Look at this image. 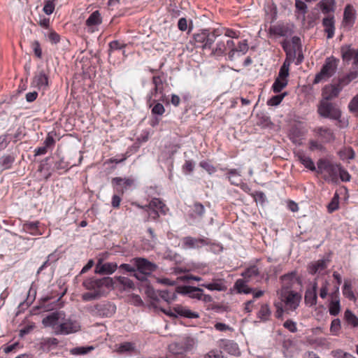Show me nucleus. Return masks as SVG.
<instances>
[{
  "mask_svg": "<svg viewBox=\"0 0 358 358\" xmlns=\"http://www.w3.org/2000/svg\"><path fill=\"white\" fill-rule=\"evenodd\" d=\"M42 324L45 327L51 328L55 335H69L80 330V322L71 317H66L64 311L50 313L43 318Z\"/></svg>",
  "mask_w": 358,
  "mask_h": 358,
  "instance_id": "f257e3e1",
  "label": "nucleus"
},
{
  "mask_svg": "<svg viewBox=\"0 0 358 358\" xmlns=\"http://www.w3.org/2000/svg\"><path fill=\"white\" fill-rule=\"evenodd\" d=\"M114 280L110 277H104L101 279L90 278L83 282V286L89 292L82 294L84 301H90L101 298L106 289L113 287Z\"/></svg>",
  "mask_w": 358,
  "mask_h": 358,
  "instance_id": "f03ea898",
  "label": "nucleus"
},
{
  "mask_svg": "<svg viewBox=\"0 0 358 358\" xmlns=\"http://www.w3.org/2000/svg\"><path fill=\"white\" fill-rule=\"evenodd\" d=\"M281 302L284 304V308L282 305L275 304L277 308L276 317H280L283 312L289 313L297 309L301 300V295L294 291L288 292L285 290H279L278 292Z\"/></svg>",
  "mask_w": 358,
  "mask_h": 358,
  "instance_id": "7ed1b4c3",
  "label": "nucleus"
},
{
  "mask_svg": "<svg viewBox=\"0 0 358 358\" xmlns=\"http://www.w3.org/2000/svg\"><path fill=\"white\" fill-rule=\"evenodd\" d=\"M340 164L333 162L328 159L321 158L317 162L316 173L328 183L338 182V172Z\"/></svg>",
  "mask_w": 358,
  "mask_h": 358,
  "instance_id": "20e7f679",
  "label": "nucleus"
},
{
  "mask_svg": "<svg viewBox=\"0 0 358 358\" xmlns=\"http://www.w3.org/2000/svg\"><path fill=\"white\" fill-rule=\"evenodd\" d=\"M222 32L220 29H202L198 33L193 34L194 45L197 48L202 50H211L213 43L217 36H220Z\"/></svg>",
  "mask_w": 358,
  "mask_h": 358,
  "instance_id": "39448f33",
  "label": "nucleus"
},
{
  "mask_svg": "<svg viewBox=\"0 0 358 358\" xmlns=\"http://www.w3.org/2000/svg\"><path fill=\"white\" fill-rule=\"evenodd\" d=\"M92 316L98 317H110L116 310V306L114 303L103 301L93 305H89L86 308Z\"/></svg>",
  "mask_w": 358,
  "mask_h": 358,
  "instance_id": "423d86ee",
  "label": "nucleus"
},
{
  "mask_svg": "<svg viewBox=\"0 0 358 358\" xmlns=\"http://www.w3.org/2000/svg\"><path fill=\"white\" fill-rule=\"evenodd\" d=\"M131 262L134 264L136 267V270L139 273H138L136 272L133 274V276L140 280H145L146 275H150L157 268V266L155 264L149 262L145 258H134L131 260Z\"/></svg>",
  "mask_w": 358,
  "mask_h": 358,
  "instance_id": "0eeeda50",
  "label": "nucleus"
},
{
  "mask_svg": "<svg viewBox=\"0 0 358 358\" xmlns=\"http://www.w3.org/2000/svg\"><path fill=\"white\" fill-rule=\"evenodd\" d=\"M336 66L337 64L335 59L327 58L320 71L316 74L313 83H320V82L326 80L329 78L331 77L336 71Z\"/></svg>",
  "mask_w": 358,
  "mask_h": 358,
  "instance_id": "6e6552de",
  "label": "nucleus"
},
{
  "mask_svg": "<svg viewBox=\"0 0 358 358\" xmlns=\"http://www.w3.org/2000/svg\"><path fill=\"white\" fill-rule=\"evenodd\" d=\"M317 111L321 116L326 118L337 120L341 116V110L327 99L320 102Z\"/></svg>",
  "mask_w": 358,
  "mask_h": 358,
  "instance_id": "1a4fd4ad",
  "label": "nucleus"
},
{
  "mask_svg": "<svg viewBox=\"0 0 358 358\" xmlns=\"http://www.w3.org/2000/svg\"><path fill=\"white\" fill-rule=\"evenodd\" d=\"M194 345L193 338L187 337L181 339L178 342L171 343L169 346V351L175 355H180L191 350Z\"/></svg>",
  "mask_w": 358,
  "mask_h": 358,
  "instance_id": "9d476101",
  "label": "nucleus"
},
{
  "mask_svg": "<svg viewBox=\"0 0 358 358\" xmlns=\"http://www.w3.org/2000/svg\"><path fill=\"white\" fill-rule=\"evenodd\" d=\"M182 248L183 249H199L202 246L208 245L211 243L207 238H196L192 236H185L182 239Z\"/></svg>",
  "mask_w": 358,
  "mask_h": 358,
  "instance_id": "9b49d317",
  "label": "nucleus"
},
{
  "mask_svg": "<svg viewBox=\"0 0 358 358\" xmlns=\"http://www.w3.org/2000/svg\"><path fill=\"white\" fill-rule=\"evenodd\" d=\"M356 20V11L352 5H347L344 9L343 19L342 21L343 27L349 31L350 30Z\"/></svg>",
  "mask_w": 358,
  "mask_h": 358,
  "instance_id": "f8f14e48",
  "label": "nucleus"
},
{
  "mask_svg": "<svg viewBox=\"0 0 358 358\" xmlns=\"http://www.w3.org/2000/svg\"><path fill=\"white\" fill-rule=\"evenodd\" d=\"M282 287L280 290L292 292V288L294 285L299 283V278L296 271H292L283 275L281 278Z\"/></svg>",
  "mask_w": 358,
  "mask_h": 358,
  "instance_id": "ddd939ff",
  "label": "nucleus"
},
{
  "mask_svg": "<svg viewBox=\"0 0 358 358\" xmlns=\"http://www.w3.org/2000/svg\"><path fill=\"white\" fill-rule=\"evenodd\" d=\"M31 85L39 90H42L44 91L47 90L48 87V76L43 70L35 73L31 82Z\"/></svg>",
  "mask_w": 358,
  "mask_h": 358,
  "instance_id": "4468645a",
  "label": "nucleus"
},
{
  "mask_svg": "<svg viewBox=\"0 0 358 358\" xmlns=\"http://www.w3.org/2000/svg\"><path fill=\"white\" fill-rule=\"evenodd\" d=\"M117 264L115 262L103 263L99 259L96 264L95 273L100 275L113 274L117 268Z\"/></svg>",
  "mask_w": 358,
  "mask_h": 358,
  "instance_id": "2eb2a0df",
  "label": "nucleus"
},
{
  "mask_svg": "<svg viewBox=\"0 0 358 358\" xmlns=\"http://www.w3.org/2000/svg\"><path fill=\"white\" fill-rule=\"evenodd\" d=\"M313 131L315 136L320 138L322 143H331L335 139L333 131L329 128L320 127L315 128Z\"/></svg>",
  "mask_w": 358,
  "mask_h": 358,
  "instance_id": "dca6fc26",
  "label": "nucleus"
},
{
  "mask_svg": "<svg viewBox=\"0 0 358 358\" xmlns=\"http://www.w3.org/2000/svg\"><path fill=\"white\" fill-rule=\"evenodd\" d=\"M112 183L115 185L117 192L122 194L134 185V180L116 177L113 178Z\"/></svg>",
  "mask_w": 358,
  "mask_h": 358,
  "instance_id": "f3484780",
  "label": "nucleus"
},
{
  "mask_svg": "<svg viewBox=\"0 0 358 358\" xmlns=\"http://www.w3.org/2000/svg\"><path fill=\"white\" fill-rule=\"evenodd\" d=\"M324 31L328 39L332 38L335 34V19L334 15H328L322 20Z\"/></svg>",
  "mask_w": 358,
  "mask_h": 358,
  "instance_id": "a211bd4d",
  "label": "nucleus"
},
{
  "mask_svg": "<svg viewBox=\"0 0 358 358\" xmlns=\"http://www.w3.org/2000/svg\"><path fill=\"white\" fill-rule=\"evenodd\" d=\"M292 47L291 48L290 45H288L285 43H284L282 44V48L286 52L287 57L293 59L294 57H296V50L301 48L300 38L298 36L292 37Z\"/></svg>",
  "mask_w": 358,
  "mask_h": 358,
  "instance_id": "6ab92c4d",
  "label": "nucleus"
},
{
  "mask_svg": "<svg viewBox=\"0 0 358 358\" xmlns=\"http://www.w3.org/2000/svg\"><path fill=\"white\" fill-rule=\"evenodd\" d=\"M338 289V287H336V291L331 294V300L329 303V314L333 316L338 315L341 310Z\"/></svg>",
  "mask_w": 358,
  "mask_h": 358,
  "instance_id": "aec40b11",
  "label": "nucleus"
},
{
  "mask_svg": "<svg viewBox=\"0 0 358 358\" xmlns=\"http://www.w3.org/2000/svg\"><path fill=\"white\" fill-rule=\"evenodd\" d=\"M137 207L139 208H148V209H152V210H157V211H159L162 214H166V206L165 204L157 198L152 199L148 205L145 206H140L139 204H136Z\"/></svg>",
  "mask_w": 358,
  "mask_h": 358,
  "instance_id": "412c9836",
  "label": "nucleus"
},
{
  "mask_svg": "<svg viewBox=\"0 0 358 358\" xmlns=\"http://www.w3.org/2000/svg\"><path fill=\"white\" fill-rule=\"evenodd\" d=\"M329 262V259H319L316 262H312L308 266L309 273L312 275L320 273L327 268Z\"/></svg>",
  "mask_w": 358,
  "mask_h": 358,
  "instance_id": "4be33fe9",
  "label": "nucleus"
},
{
  "mask_svg": "<svg viewBox=\"0 0 358 358\" xmlns=\"http://www.w3.org/2000/svg\"><path fill=\"white\" fill-rule=\"evenodd\" d=\"M180 289L181 293L188 295L190 298L199 300L202 299L203 290L201 288L192 286H184L180 287Z\"/></svg>",
  "mask_w": 358,
  "mask_h": 358,
  "instance_id": "5701e85b",
  "label": "nucleus"
},
{
  "mask_svg": "<svg viewBox=\"0 0 358 358\" xmlns=\"http://www.w3.org/2000/svg\"><path fill=\"white\" fill-rule=\"evenodd\" d=\"M317 283L314 282L312 288L307 289L305 293V301L307 304L313 306L317 303Z\"/></svg>",
  "mask_w": 358,
  "mask_h": 358,
  "instance_id": "b1692460",
  "label": "nucleus"
},
{
  "mask_svg": "<svg viewBox=\"0 0 358 358\" xmlns=\"http://www.w3.org/2000/svg\"><path fill=\"white\" fill-rule=\"evenodd\" d=\"M102 23V17L99 10L94 11L87 19L85 22L86 26L90 29L99 26Z\"/></svg>",
  "mask_w": 358,
  "mask_h": 358,
  "instance_id": "393cba45",
  "label": "nucleus"
},
{
  "mask_svg": "<svg viewBox=\"0 0 358 358\" xmlns=\"http://www.w3.org/2000/svg\"><path fill=\"white\" fill-rule=\"evenodd\" d=\"M241 172L236 169H229L226 174V178L230 182L231 185L238 186L241 182Z\"/></svg>",
  "mask_w": 358,
  "mask_h": 358,
  "instance_id": "a878e982",
  "label": "nucleus"
},
{
  "mask_svg": "<svg viewBox=\"0 0 358 358\" xmlns=\"http://www.w3.org/2000/svg\"><path fill=\"white\" fill-rule=\"evenodd\" d=\"M204 214V206L199 202H195L192 206V212L189 213V217L193 220H201Z\"/></svg>",
  "mask_w": 358,
  "mask_h": 358,
  "instance_id": "bb28decb",
  "label": "nucleus"
},
{
  "mask_svg": "<svg viewBox=\"0 0 358 358\" xmlns=\"http://www.w3.org/2000/svg\"><path fill=\"white\" fill-rule=\"evenodd\" d=\"M152 84L154 85L153 90L151 92L152 96H157L159 94L163 96L164 92V81L161 76H155L152 78Z\"/></svg>",
  "mask_w": 358,
  "mask_h": 358,
  "instance_id": "cd10ccee",
  "label": "nucleus"
},
{
  "mask_svg": "<svg viewBox=\"0 0 358 358\" xmlns=\"http://www.w3.org/2000/svg\"><path fill=\"white\" fill-rule=\"evenodd\" d=\"M288 33L289 29L284 24H275L269 28V34L275 36H286Z\"/></svg>",
  "mask_w": 358,
  "mask_h": 358,
  "instance_id": "c85d7f7f",
  "label": "nucleus"
},
{
  "mask_svg": "<svg viewBox=\"0 0 358 358\" xmlns=\"http://www.w3.org/2000/svg\"><path fill=\"white\" fill-rule=\"evenodd\" d=\"M174 311L177 315L187 318H198L199 317L197 313L193 312L189 308L180 306L174 308Z\"/></svg>",
  "mask_w": 358,
  "mask_h": 358,
  "instance_id": "c756f323",
  "label": "nucleus"
},
{
  "mask_svg": "<svg viewBox=\"0 0 358 358\" xmlns=\"http://www.w3.org/2000/svg\"><path fill=\"white\" fill-rule=\"evenodd\" d=\"M299 161L306 168L312 171H316L317 167L315 166L313 161L310 157L306 156L303 153L299 152L297 154Z\"/></svg>",
  "mask_w": 358,
  "mask_h": 358,
  "instance_id": "7c9ffc66",
  "label": "nucleus"
},
{
  "mask_svg": "<svg viewBox=\"0 0 358 358\" xmlns=\"http://www.w3.org/2000/svg\"><path fill=\"white\" fill-rule=\"evenodd\" d=\"M292 58L287 57V58L285 59L280 69L278 76L277 78H279L280 79L287 80V77L289 76V66L292 62Z\"/></svg>",
  "mask_w": 358,
  "mask_h": 358,
  "instance_id": "2f4dec72",
  "label": "nucleus"
},
{
  "mask_svg": "<svg viewBox=\"0 0 358 358\" xmlns=\"http://www.w3.org/2000/svg\"><path fill=\"white\" fill-rule=\"evenodd\" d=\"M201 286L206 287L210 291H223L226 289L221 280H215L211 283H203Z\"/></svg>",
  "mask_w": 358,
  "mask_h": 358,
  "instance_id": "473e14b6",
  "label": "nucleus"
},
{
  "mask_svg": "<svg viewBox=\"0 0 358 358\" xmlns=\"http://www.w3.org/2000/svg\"><path fill=\"white\" fill-rule=\"evenodd\" d=\"M355 50L352 49L350 45H343L341 48L342 59L345 62H349L353 59Z\"/></svg>",
  "mask_w": 358,
  "mask_h": 358,
  "instance_id": "72a5a7b5",
  "label": "nucleus"
},
{
  "mask_svg": "<svg viewBox=\"0 0 358 358\" xmlns=\"http://www.w3.org/2000/svg\"><path fill=\"white\" fill-rule=\"evenodd\" d=\"M226 51V41L219 40L217 41L215 48L212 47L211 54L215 56H222L225 54Z\"/></svg>",
  "mask_w": 358,
  "mask_h": 358,
  "instance_id": "f704fd0d",
  "label": "nucleus"
},
{
  "mask_svg": "<svg viewBox=\"0 0 358 358\" xmlns=\"http://www.w3.org/2000/svg\"><path fill=\"white\" fill-rule=\"evenodd\" d=\"M114 280L119 282L124 289H133L135 287L134 282L127 277L115 276Z\"/></svg>",
  "mask_w": 358,
  "mask_h": 358,
  "instance_id": "c9c22d12",
  "label": "nucleus"
},
{
  "mask_svg": "<svg viewBox=\"0 0 358 358\" xmlns=\"http://www.w3.org/2000/svg\"><path fill=\"white\" fill-rule=\"evenodd\" d=\"M340 93V89L336 86L331 85L327 87L324 91V99L327 100L332 99L336 97Z\"/></svg>",
  "mask_w": 358,
  "mask_h": 358,
  "instance_id": "e433bc0d",
  "label": "nucleus"
},
{
  "mask_svg": "<svg viewBox=\"0 0 358 358\" xmlns=\"http://www.w3.org/2000/svg\"><path fill=\"white\" fill-rule=\"evenodd\" d=\"M271 312L267 304H264L261 306L257 317L261 321L266 322L269 320Z\"/></svg>",
  "mask_w": 358,
  "mask_h": 358,
  "instance_id": "4c0bfd02",
  "label": "nucleus"
},
{
  "mask_svg": "<svg viewBox=\"0 0 358 358\" xmlns=\"http://www.w3.org/2000/svg\"><path fill=\"white\" fill-rule=\"evenodd\" d=\"M345 320L348 324L353 327H358V317L350 310H346L344 313Z\"/></svg>",
  "mask_w": 358,
  "mask_h": 358,
  "instance_id": "58836bf2",
  "label": "nucleus"
},
{
  "mask_svg": "<svg viewBox=\"0 0 358 358\" xmlns=\"http://www.w3.org/2000/svg\"><path fill=\"white\" fill-rule=\"evenodd\" d=\"M287 84L288 80L276 78L272 85L273 91L275 93H279L287 85Z\"/></svg>",
  "mask_w": 358,
  "mask_h": 358,
  "instance_id": "ea45409f",
  "label": "nucleus"
},
{
  "mask_svg": "<svg viewBox=\"0 0 358 358\" xmlns=\"http://www.w3.org/2000/svg\"><path fill=\"white\" fill-rule=\"evenodd\" d=\"M343 295L351 301H355L356 297L354 294V292L352 289L351 284L349 281L345 280L344 282L343 288Z\"/></svg>",
  "mask_w": 358,
  "mask_h": 358,
  "instance_id": "a19ab883",
  "label": "nucleus"
},
{
  "mask_svg": "<svg viewBox=\"0 0 358 358\" xmlns=\"http://www.w3.org/2000/svg\"><path fill=\"white\" fill-rule=\"evenodd\" d=\"M94 349L92 345L90 346H79L71 350V353L75 355H86Z\"/></svg>",
  "mask_w": 358,
  "mask_h": 358,
  "instance_id": "79ce46f5",
  "label": "nucleus"
},
{
  "mask_svg": "<svg viewBox=\"0 0 358 358\" xmlns=\"http://www.w3.org/2000/svg\"><path fill=\"white\" fill-rule=\"evenodd\" d=\"M159 296L165 301L170 303L175 299L176 294L173 290L164 289L159 292Z\"/></svg>",
  "mask_w": 358,
  "mask_h": 358,
  "instance_id": "37998d69",
  "label": "nucleus"
},
{
  "mask_svg": "<svg viewBox=\"0 0 358 358\" xmlns=\"http://www.w3.org/2000/svg\"><path fill=\"white\" fill-rule=\"evenodd\" d=\"M235 287L238 293L249 294L252 292V289L248 287L243 279H238L236 280L235 282Z\"/></svg>",
  "mask_w": 358,
  "mask_h": 358,
  "instance_id": "c03bdc74",
  "label": "nucleus"
},
{
  "mask_svg": "<svg viewBox=\"0 0 358 358\" xmlns=\"http://www.w3.org/2000/svg\"><path fill=\"white\" fill-rule=\"evenodd\" d=\"M358 78V71H352L348 73L346 76H343L340 79V83L343 85H347L352 80L357 79Z\"/></svg>",
  "mask_w": 358,
  "mask_h": 358,
  "instance_id": "a18cd8bd",
  "label": "nucleus"
},
{
  "mask_svg": "<svg viewBox=\"0 0 358 358\" xmlns=\"http://www.w3.org/2000/svg\"><path fill=\"white\" fill-rule=\"evenodd\" d=\"M135 350V345L133 343L124 342L120 343L117 348V352L120 353L131 352Z\"/></svg>",
  "mask_w": 358,
  "mask_h": 358,
  "instance_id": "49530a36",
  "label": "nucleus"
},
{
  "mask_svg": "<svg viewBox=\"0 0 358 358\" xmlns=\"http://www.w3.org/2000/svg\"><path fill=\"white\" fill-rule=\"evenodd\" d=\"M259 271L256 266H252L247 268L242 274L245 279H250L259 275Z\"/></svg>",
  "mask_w": 358,
  "mask_h": 358,
  "instance_id": "de8ad7c7",
  "label": "nucleus"
},
{
  "mask_svg": "<svg viewBox=\"0 0 358 358\" xmlns=\"http://www.w3.org/2000/svg\"><path fill=\"white\" fill-rule=\"evenodd\" d=\"M224 348L231 355H236L239 354L238 345L231 341H227L225 342Z\"/></svg>",
  "mask_w": 358,
  "mask_h": 358,
  "instance_id": "09e8293b",
  "label": "nucleus"
},
{
  "mask_svg": "<svg viewBox=\"0 0 358 358\" xmlns=\"http://www.w3.org/2000/svg\"><path fill=\"white\" fill-rule=\"evenodd\" d=\"M236 45L234 41L228 39L226 41V50H229L228 57L229 60L232 61L234 59L236 50H235Z\"/></svg>",
  "mask_w": 358,
  "mask_h": 358,
  "instance_id": "8fccbe9b",
  "label": "nucleus"
},
{
  "mask_svg": "<svg viewBox=\"0 0 358 358\" xmlns=\"http://www.w3.org/2000/svg\"><path fill=\"white\" fill-rule=\"evenodd\" d=\"M321 10L322 13L330 15L329 13L334 11L333 1L329 0L322 2Z\"/></svg>",
  "mask_w": 358,
  "mask_h": 358,
  "instance_id": "3c124183",
  "label": "nucleus"
},
{
  "mask_svg": "<svg viewBox=\"0 0 358 358\" xmlns=\"http://www.w3.org/2000/svg\"><path fill=\"white\" fill-rule=\"evenodd\" d=\"M295 6L297 11L302 15L303 18L305 17V15L307 13V5L301 0H296Z\"/></svg>",
  "mask_w": 358,
  "mask_h": 358,
  "instance_id": "603ef678",
  "label": "nucleus"
},
{
  "mask_svg": "<svg viewBox=\"0 0 358 358\" xmlns=\"http://www.w3.org/2000/svg\"><path fill=\"white\" fill-rule=\"evenodd\" d=\"M248 44L247 40H243L238 43L237 47H236L235 50H236V53H240L241 55H245L248 51Z\"/></svg>",
  "mask_w": 358,
  "mask_h": 358,
  "instance_id": "864d4df0",
  "label": "nucleus"
},
{
  "mask_svg": "<svg viewBox=\"0 0 358 358\" xmlns=\"http://www.w3.org/2000/svg\"><path fill=\"white\" fill-rule=\"evenodd\" d=\"M343 182H349L351 179V176L350 173L345 170L340 164L339 166V172H338V178Z\"/></svg>",
  "mask_w": 358,
  "mask_h": 358,
  "instance_id": "5fc2aeb1",
  "label": "nucleus"
},
{
  "mask_svg": "<svg viewBox=\"0 0 358 358\" xmlns=\"http://www.w3.org/2000/svg\"><path fill=\"white\" fill-rule=\"evenodd\" d=\"M342 159H352L355 158V152L352 148H348L340 152Z\"/></svg>",
  "mask_w": 358,
  "mask_h": 358,
  "instance_id": "6e6d98bb",
  "label": "nucleus"
},
{
  "mask_svg": "<svg viewBox=\"0 0 358 358\" xmlns=\"http://www.w3.org/2000/svg\"><path fill=\"white\" fill-rule=\"evenodd\" d=\"M55 0H45V5L43 7V11L47 15H50L54 12L55 10V3L54 1Z\"/></svg>",
  "mask_w": 358,
  "mask_h": 358,
  "instance_id": "4d7b16f0",
  "label": "nucleus"
},
{
  "mask_svg": "<svg viewBox=\"0 0 358 358\" xmlns=\"http://www.w3.org/2000/svg\"><path fill=\"white\" fill-rule=\"evenodd\" d=\"M126 44L119 41H113L109 43V52L122 50L126 47Z\"/></svg>",
  "mask_w": 358,
  "mask_h": 358,
  "instance_id": "13d9d810",
  "label": "nucleus"
},
{
  "mask_svg": "<svg viewBox=\"0 0 358 358\" xmlns=\"http://www.w3.org/2000/svg\"><path fill=\"white\" fill-rule=\"evenodd\" d=\"M285 95H286V93H284L282 94L275 95V96H272L268 101V102H267L268 105L273 106L279 105L281 103V101H282V99Z\"/></svg>",
  "mask_w": 358,
  "mask_h": 358,
  "instance_id": "bf43d9fd",
  "label": "nucleus"
},
{
  "mask_svg": "<svg viewBox=\"0 0 358 358\" xmlns=\"http://www.w3.org/2000/svg\"><path fill=\"white\" fill-rule=\"evenodd\" d=\"M14 161V158L11 155H3L0 159V164L1 166H4L6 169L10 167L12 163Z\"/></svg>",
  "mask_w": 358,
  "mask_h": 358,
  "instance_id": "052dcab7",
  "label": "nucleus"
},
{
  "mask_svg": "<svg viewBox=\"0 0 358 358\" xmlns=\"http://www.w3.org/2000/svg\"><path fill=\"white\" fill-rule=\"evenodd\" d=\"M199 166L205 169L209 174H213L216 171V168L211 164L206 161H201Z\"/></svg>",
  "mask_w": 358,
  "mask_h": 358,
  "instance_id": "680f3d73",
  "label": "nucleus"
},
{
  "mask_svg": "<svg viewBox=\"0 0 358 358\" xmlns=\"http://www.w3.org/2000/svg\"><path fill=\"white\" fill-rule=\"evenodd\" d=\"M329 213H332L338 208V196L336 194L331 201L329 203L328 206Z\"/></svg>",
  "mask_w": 358,
  "mask_h": 358,
  "instance_id": "e2e57ef3",
  "label": "nucleus"
},
{
  "mask_svg": "<svg viewBox=\"0 0 358 358\" xmlns=\"http://www.w3.org/2000/svg\"><path fill=\"white\" fill-rule=\"evenodd\" d=\"M332 354L334 358H356L348 352H345L341 350L332 351Z\"/></svg>",
  "mask_w": 358,
  "mask_h": 358,
  "instance_id": "0e129e2a",
  "label": "nucleus"
},
{
  "mask_svg": "<svg viewBox=\"0 0 358 358\" xmlns=\"http://www.w3.org/2000/svg\"><path fill=\"white\" fill-rule=\"evenodd\" d=\"M309 149L311 151H314L315 150H318L320 151L324 150V147L322 145V144L317 141L315 140H310L309 141Z\"/></svg>",
  "mask_w": 358,
  "mask_h": 358,
  "instance_id": "69168bd1",
  "label": "nucleus"
},
{
  "mask_svg": "<svg viewBox=\"0 0 358 358\" xmlns=\"http://www.w3.org/2000/svg\"><path fill=\"white\" fill-rule=\"evenodd\" d=\"M38 224H39L38 222H29V223L26 224L24 225V227H25L26 230L29 231L30 234H31L33 235H36V234H37Z\"/></svg>",
  "mask_w": 358,
  "mask_h": 358,
  "instance_id": "338daca9",
  "label": "nucleus"
},
{
  "mask_svg": "<svg viewBox=\"0 0 358 358\" xmlns=\"http://www.w3.org/2000/svg\"><path fill=\"white\" fill-rule=\"evenodd\" d=\"M348 108L351 112H358V94L350 101Z\"/></svg>",
  "mask_w": 358,
  "mask_h": 358,
  "instance_id": "774afa93",
  "label": "nucleus"
}]
</instances>
